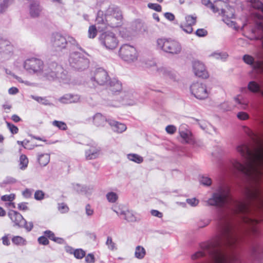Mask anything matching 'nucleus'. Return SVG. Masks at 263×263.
I'll list each match as a JSON object with an SVG mask.
<instances>
[{"label": "nucleus", "instance_id": "60", "mask_svg": "<svg viewBox=\"0 0 263 263\" xmlns=\"http://www.w3.org/2000/svg\"><path fill=\"white\" fill-rule=\"evenodd\" d=\"M237 117L241 120H245L249 119V116L246 112L240 111L237 113Z\"/></svg>", "mask_w": 263, "mask_h": 263}, {"label": "nucleus", "instance_id": "63", "mask_svg": "<svg viewBox=\"0 0 263 263\" xmlns=\"http://www.w3.org/2000/svg\"><path fill=\"white\" fill-rule=\"evenodd\" d=\"M166 132L170 134H173L176 131V127L173 125H167L165 128Z\"/></svg>", "mask_w": 263, "mask_h": 263}, {"label": "nucleus", "instance_id": "61", "mask_svg": "<svg viewBox=\"0 0 263 263\" xmlns=\"http://www.w3.org/2000/svg\"><path fill=\"white\" fill-rule=\"evenodd\" d=\"M44 235L48 239L53 241V239L55 238V236L53 232L50 230H46L44 232Z\"/></svg>", "mask_w": 263, "mask_h": 263}, {"label": "nucleus", "instance_id": "35", "mask_svg": "<svg viewBox=\"0 0 263 263\" xmlns=\"http://www.w3.org/2000/svg\"><path fill=\"white\" fill-rule=\"evenodd\" d=\"M28 163L27 157L25 155H21L20 157V165L21 170H25Z\"/></svg>", "mask_w": 263, "mask_h": 263}, {"label": "nucleus", "instance_id": "6", "mask_svg": "<svg viewBox=\"0 0 263 263\" xmlns=\"http://www.w3.org/2000/svg\"><path fill=\"white\" fill-rule=\"evenodd\" d=\"M106 21L108 26L111 28L121 26L123 18L122 12L120 8L115 5H110L105 12Z\"/></svg>", "mask_w": 263, "mask_h": 263}, {"label": "nucleus", "instance_id": "25", "mask_svg": "<svg viewBox=\"0 0 263 263\" xmlns=\"http://www.w3.org/2000/svg\"><path fill=\"white\" fill-rule=\"evenodd\" d=\"M120 215L124 216V219L128 222L139 221L140 219L135 216L133 212L129 210H121Z\"/></svg>", "mask_w": 263, "mask_h": 263}, {"label": "nucleus", "instance_id": "13", "mask_svg": "<svg viewBox=\"0 0 263 263\" xmlns=\"http://www.w3.org/2000/svg\"><path fill=\"white\" fill-rule=\"evenodd\" d=\"M43 62L37 58H32L26 60L24 64L25 69L30 73H38L43 70Z\"/></svg>", "mask_w": 263, "mask_h": 263}, {"label": "nucleus", "instance_id": "10", "mask_svg": "<svg viewBox=\"0 0 263 263\" xmlns=\"http://www.w3.org/2000/svg\"><path fill=\"white\" fill-rule=\"evenodd\" d=\"M108 78L107 71L102 68H98L95 70L94 76L90 79L88 84L91 88H95L96 84L104 85L109 82Z\"/></svg>", "mask_w": 263, "mask_h": 263}, {"label": "nucleus", "instance_id": "39", "mask_svg": "<svg viewBox=\"0 0 263 263\" xmlns=\"http://www.w3.org/2000/svg\"><path fill=\"white\" fill-rule=\"evenodd\" d=\"M31 98L36 101L37 102L45 105H50L49 101L46 99V97H38L35 96H31Z\"/></svg>", "mask_w": 263, "mask_h": 263}, {"label": "nucleus", "instance_id": "21", "mask_svg": "<svg viewBox=\"0 0 263 263\" xmlns=\"http://www.w3.org/2000/svg\"><path fill=\"white\" fill-rule=\"evenodd\" d=\"M42 10V7L37 2H32L30 5L29 12L32 17H37Z\"/></svg>", "mask_w": 263, "mask_h": 263}, {"label": "nucleus", "instance_id": "48", "mask_svg": "<svg viewBox=\"0 0 263 263\" xmlns=\"http://www.w3.org/2000/svg\"><path fill=\"white\" fill-rule=\"evenodd\" d=\"M6 123L7 127L11 133V134H16L18 132V128L16 125L7 121H6Z\"/></svg>", "mask_w": 263, "mask_h": 263}, {"label": "nucleus", "instance_id": "4", "mask_svg": "<svg viewBox=\"0 0 263 263\" xmlns=\"http://www.w3.org/2000/svg\"><path fill=\"white\" fill-rule=\"evenodd\" d=\"M228 193V191L224 186H219L206 201L207 205L214 206L221 212L226 205Z\"/></svg>", "mask_w": 263, "mask_h": 263}, {"label": "nucleus", "instance_id": "37", "mask_svg": "<svg viewBox=\"0 0 263 263\" xmlns=\"http://www.w3.org/2000/svg\"><path fill=\"white\" fill-rule=\"evenodd\" d=\"M199 181L201 184L204 186H209L212 184V179L206 176H202L199 178Z\"/></svg>", "mask_w": 263, "mask_h": 263}, {"label": "nucleus", "instance_id": "52", "mask_svg": "<svg viewBox=\"0 0 263 263\" xmlns=\"http://www.w3.org/2000/svg\"><path fill=\"white\" fill-rule=\"evenodd\" d=\"M15 194H10L9 195H5L1 197V200L3 201H12L15 199Z\"/></svg>", "mask_w": 263, "mask_h": 263}, {"label": "nucleus", "instance_id": "46", "mask_svg": "<svg viewBox=\"0 0 263 263\" xmlns=\"http://www.w3.org/2000/svg\"><path fill=\"white\" fill-rule=\"evenodd\" d=\"M97 34V30L95 25H91L88 29V37L93 39Z\"/></svg>", "mask_w": 263, "mask_h": 263}, {"label": "nucleus", "instance_id": "54", "mask_svg": "<svg viewBox=\"0 0 263 263\" xmlns=\"http://www.w3.org/2000/svg\"><path fill=\"white\" fill-rule=\"evenodd\" d=\"M180 26V28L187 33L190 34L193 32V27L191 25L187 24H181Z\"/></svg>", "mask_w": 263, "mask_h": 263}, {"label": "nucleus", "instance_id": "47", "mask_svg": "<svg viewBox=\"0 0 263 263\" xmlns=\"http://www.w3.org/2000/svg\"><path fill=\"white\" fill-rule=\"evenodd\" d=\"M22 225L23 226L21 227V228H25L27 232L31 231L33 228V222L32 221H30L28 223L25 219L23 221V222L22 224Z\"/></svg>", "mask_w": 263, "mask_h": 263}, {"label": "nucleus", "instance_id": "2", "mask_svg": "<svg viewBox=\"0 0 263 263\" xmlns=\"http://www.w3.org/2000/svg\"><path fill=\"white\" fill-rule=\"evenodd\" d=\"M51 42L53 47L57 51H62L63 49L71 50L77 48L86 53L76 39L71 36H64L58 32L53 33L52 34Z\"/></svg>", "mask_w": 263, "mask_h": 263}, {"label": "nucleus", "instance_id": "31", "mask_svg": "<svg viewBox=\"0 0 263 263\" xmlns=\"http://www.w3.org/2000/svg\"><path fill=\"white\" fill-rule=\"evenodd\" d=\"M127 158L133 162L140 164L143 161V158L136 154H129L127 155Z\"/></svg>", "mask_w": 263, "mask_h": 263}, {"label": "nucleus", "instance_id": "50", "mask_svg": "<svg viewBox=\"0 0 263 263\" xmlns=\"http://www.w3.org/2000/svg\"><path fill=\"white\" fill-rule=\"evenodd\" d=\"M185 20L187 23L186 24L193 26L196 23V16L193 15H187L185 16Z\"/></svg>", "mask_w": 263, "mask_h": 263}, {"label": "nucleus", "instance_id": "9", "mask_svg": "<svg viewBox=\"0 0 263 263\" xmlns=\"http://www.w3.org/2000/svg\"><path fill=\"white\" fill-rule=\"evenodd\" d=\"M99 41L101 45L107 49H114L118 44V40L115 34L109 31L102 32L99 35Z\"/></svg>", "mask_w": 263, "mask_h": 263}, {"label": "nucleus", "instance_id": "23", "mask_svg": "<svg viewBox=\"0 0 263 263\" xmlns=\"http://www.w3.org/2000/svg\"><path fill=\"white\" fill-rule=\"evenodd\" d=\"M242 60L246 64L251 66L254 69L258 68L260 65V61H256L254 58L250 54H245L242 57Z\"/></svg>", "mask_w": 263, "mask_h": 263}, {"label": "nucleus", "instance_id": "58", "mask_svg": "<svg viewBox=\"0 0 263 263\" xmlns=\"http://www.w3.org/2000/svg\"><path fill=\"white\" fill-rule=\"evenodd\" d=\"M195 34L198 37H204L208 34V31L203 29H198L196 32Z\"/></svg>", "mask_w": 263, "mask_h": 263}, {"label": "nucleus", "instance_id": "53", "mask_svg": "<svg viewBox=\"0 0 263 263\" xmlns=\"http://www.w3.org/2000/svg\"><path fill=\"white\" fill-rule=\"evenodd\" d=\"M58 210L61 213H65L68 212L69 208L65 203L58 204Z\"/></svg>", "mask_w": 263, "mask_h": 263}, {"label": "nucleus", "instance_id": "36", "mask_svg": "<svg viewBox=\"0 0 263 263\" xmlns=\"http://www.w3.org/2000/svg\"><path fill=\"white\" fill-rule=\"evenodd\" d=\"M201 3L205 6L210 8L214 13H217L219 11V9L217 8L210 0H201Z\"/></svg>", "mask_w": 263, "mask_h": 263}, {"label": "nucleus", "instance_id": "22", "mask_svg": "<svg viewBox=\"0 0 263 263\" xmlns=\"http://www.w3.org/2000/svg\"><path fill=\"white\" fill-rule=\"evenodd\" d=\"M108 124L112 127V129L116 133H122L126 129L125 124L117 122L112 119L108 120Z\"/></svg>", "mask_w": 263, "mask_h": 263}, {"label": "nucleus", "instance_id": "45", "mask_svg": "<svg viewBox=\"0 0 263 263\" xmlns=\"http://www.w3.org/2000/svg\"><path fill=\"white\" fill-rule=\"evenodd\" d=\"M211 56L217 60H225L228 57L226 53L214 52L211 54Z\"/></svg>", "mask_w": 263, "mask_h": 263}, {"label": "nucleus", "instance_id": "41", "mask_svg": "<svg viewBox=\"0 0 263 263\" xmlns=\"http://www.w3.org/2000/svg\"><path fill=\"white\" fill-rule=\"evenodd\" d=\"M52 125L57 127L59 129L63 130H65L67 128L66 124L63 121L54 120L52 122Z\"/></svg>", "mask_w": 263, "mask_h": 263}, {"label": "nucleus", "instance_id": "3", "mask_svg": "<svg viewBox=\"0 0 263 263\" xmlns=\"http://www.w3.org/2000/svg\"><path fill=\"white\" fill-rule=\"evenodd\" d=\"M42 75L46 80L50 81H58L64 83L69 80L68 72L55 62L48 63L46 68L42 70Z\"/></svg>", "mask_w": 263, "mask_h": 263}, {"label": "nucleus", "instance_id": "40", "mask_svg": "<svg viewBox=\"0 0 263 263\" xmlns=\"http://www.w3.org/2000/svg\"><path fill=\"white\" fill-rule=\"evenodd\" d=\"M12 2L13 0H3L0 4V12L2 13L5 12Z\"/></svg>", "mask_w": 263, "mask_h": 263}, {"label": "nucleus", "instance_id": "32", "mask_svg": "<svg viewBox=\"0 0 263 263\" xmlns=\"http://www.w3.org/2000/svg\"><path fill=\"white\" fill-rule=\"evenodd\" d=\"M179 134L180 137L184 140L186 143H189L192 141V135L189 131H183L179 130Z\"/></svg>", "mask_w": 263, "mask_h": 263}, {"label": "nucleus", "instance_id": "27", "mask_svg": "<svg viewBox=\"0 0 263 263\" xmlns=\"http://www.w3.org/2000/svg\"><path fill=\"white\" fill-rule=\"evenodd\" d=\"M72 185L73 189L77 193L80 194H87L90 190L89 187L79 183L72 184Z\"/></svg>", "mask_w": 263, "mask_h": 263}, {"label": "nucleus", "instance_id": "14", "mask_svg": "<svg viewBox=\"0 0 263 263\" xmlns=\"http://www.w3.org/2000/svg\"><path fill=\"white\" fill-rule=\"evenodd\" d=\"M137 93L133 90L127 91H123L121 92L120 98L118 100L124 105H133L136 103L137 100Z\"/></svg>", "mask_w": 263, "mask_h": 263}, {"label": "nucleus", "instance_id": "34", "mask_svg": "<svg viewBox=\"0 0 263 263\" xmlns=\"http://www.w3.org/2000/svg\"><path fill=\"white\" fill-rule=\"evenodd\" d=\"M12 242L17 246H22L26 245V240L22 237L20 236H15L12 238Z\"/></svg>", "mask_w": 263, "mask_h": 263}, {"label": "nucleus", "instance_id": "8", "mask_svg": "<svg viewBox=\"0 0 263 263\" xmlns=\"http://www.w3.org/2000/svg\"><path fill=\"white\" fill-rule=\"evenodd\" d=\"M69 62L70 66L78 71H82L89 66V60L82 53L74 51L70 54Z\"/></svg>", "mask_w": 263, "mask_h": 263}, {"label": "nucleus", "instance_id": "62", "mask_svg": "<svg viewBox=\"0 0 263 263\" xmlns=\"http://www.w3.org/2000/svg\"><path fill=\"white\" fill-rule=\"evenodd\" d=\"M33 189H26L22 193V195L26 198H29L31 197Z\"/></svg>", "mask_w": 263, "mask_h": 263}, {"label": "nucleus", "instance_id": "24", "mask_svg": "<svg viewBox=\"0 0 263 263\" xmlns=\"http://www.w3.org/2000/svg\"><path fill=\"white\" fill-rule=\"evenodd\" d=\"M109 119L111 118H107L100 113H97L93 116V122L97 126H104L106 123H108Z\"/></svg>", "mask_w": 263, "mask_h": 263}, {"label": "nucleus", "instance_id": "19", "mask_svg": "<svg viewBox=\"0 0 263 263\" xmlns=\"http://www.w3.org/2000/svg\"><path fill=\"white\" fill-rule=\"evenodd\" d=\"M80 97L78 95L71 93L65 94L61 97L59 101L63 104H70L77 103L80 101Z\"/></svg>", "mask_w": 263, "mask_h": 263}, {"label": "nucleus", "instance_id": "12", "mask_svg": "<svg viewBox=\"0 0 263 263\" xmlns=\"http://www.w3.org/2000/svg\"><path fill=\"white\" fill-rule=\"evenodd\" d=\"M119 53L121 58L127 62L134 61L138 57L136 48L127 44H124L120 47Z\"/></svg>", "mask_w": 263, "mask_h": 263}, {"label": "nucleus", "instance_id": "42", "mask_svg": "<svg viewBox=\"0 0 263 263\" xmlns=\"http://www.w3.org/2000/svg\"><path fill=\"white\" fill-rule=\"evenodd\" d=\"M5 47L8 48L6 51H8V49L9 50L11 48V43L9 41L2 38V40H0V52H2L3 49Z\"/></svg>", "mask_w": 263, "mask_h": 263}, {"label": "nucleus", "instance_id": "64", "mask_svg": "<svg viewBox=\"0 0 263 263\" xmlns=\"http://www.w3.org/2000/svg\"><path fill=\"white\" fill-rule=\"evenodd\" d=\"M85 260L87 263H93L95 261V258L92 254L89 253L85 257Z\"/></svg>", "mask_w": 263, "mask_h": 263}, {"label": "nucleus", "instance_id": "29", "mask_svg": "<svg viewBox=\"0 0 263 263\" xmlns=\"http://www.w3.org/2000/svg\"><path fill=\"white\" fill-rule=\"evenodd\" d=\"M37 161L41 166H45L49 162L50 156L48 154L38 155Z\"/></svg>", "mask_w": 263, "mask_h": 263}, {"label": "nucleus", "instance_id": "43", "mask_svg": "<svg viewBox=\"0 0 263 263\" xmlns=\"http://www.w3.org/2000/svg\"><path fill=\"white\" fill-rule=\"evenodd\" d=\"M74 257L77 259H82L85 255V252L82 249H77L73 252Z\"/></svg>", "mask_w": 263, "mask_h": 263}, {"label": "nucleus", "instance_id": "16", "mask_svg": "<svg viewBox=\"0 0 263 263\" xmlns=\"http://www.w3.org/2000/svg\"><path fill=\"white\" fill-rule=\"evenodd\" d=\"M193 71L196 76L202 79L209 77V74L204 65L199 61H195L192 64Z\"/></svg>", "mask_w": 263, "mask_h": 263}, {"label": "nucleus", "instance_id": "11", "mask_svg": "<svg viewBox=\"0 0 263 263\" xmlns=\"http://www.w3.org/2000/svg\"><path fill=\"white\" fill-rule=\"evenodd\" d=\"M190 91L192 94L199 100L205 99L209 96L206 85L202 81L193 83L190 86Z\"/></svg>", "mask_w": 263, "mask_h": 263}, {"label": "nucleus", "instance_id": "57", "mask_svg": "<svg viewBox=\"0 0 263 263\" xmlns=\"http://www.w3.org/2000/svg\"><path fill=\"white\" fill-rule=\"evenodd\" d=\"M37 241L39 244L44 246H46L49 243L48 238L45 235L39 237Z\"/></svg>", "mask_w": 263, "mask_h": 263}, {"label": "nucleus", "instance_id": "30", "mask_svg": "<svg viewBox=\"0 0 263 263\" xmlns=\"http://www.w3.org/2000/svg\"><path fill=\"white\" fill-rule=\"evenodd\" d=\"M146 254L145 249L140 246H138L136 248L135 256L136 258L141 259H143Z\"/></svg>", "mask_w": 263, "mask_h": 263}, {"label": "nucleus", "instance_id": "49", "mask_svg": "<svg viewBox=\"0 0 263 263\" xmlns=\"http://www.w3.org/2000/svg\"><path fill=\"white\" fill-rule=\"evenodd\" d=\"M45 195V194L43 191L42 190H37L34 193V198L35 200L40 201L44 199Z\"/></svg>", "mask_w": 263, "mask_h": 263}, {"label": "nucleus", "instance_id": "51", "mask_svg": "<svg viewBox=\"0 0 263 263\" xmlns=\"http://www.w3.org/2000/svg\"><path fill=\"white\" fill-rule=\"evenodd\" d=\"M147 7L151 9L154 10L157 12H161L162 10V7L161 5L155 3H148Z\"/></svg>", "mask_w": 263, "mask_h": 263}, {"label": "nucleus", "instance_id": "56", "mask_svg": "<svg viewBox=\"0 0 263 263\" xmlns=\"http://www.w3.org/2000/svg\"><path fill=\"white\" fill-rule=\"evenodd\" d=\"M186 202L192 206H196L199 203V200L196 198H188L186 199Z\"/></svg>", "mask_w": 263, "mask_h": 263}, {"label": "nucleus", "instance_id": "38", "mask_svg": "<svg viewBox=\"0 0 263 263\" xmlns=\"http://www.w3.org/2000/svg\"><path fill=\"white\" fill-rule=\"evenodd\" d=\"M107 200L110 203H115L118 198V195L113 192L108 193L106 195Z\"/></svg>", "mask_w": 263, "mask_h": 263}, {"label": "nucleus", "instance_id": "1", "mask_svg": "<svg viewBox=\"0 0 263 263\" xmlns=\"http://www.w3.org/2000/svg\"><path fill=\"white\" fill-rule=\"evenodd\" d=\"M248 139L236 147L242 162L233 159L230 169L244 184V194L249 200L259 202L263 195V119H259L254 130L244 126Z\"/></svg>", "mask_w": 263, "mask_h": 263}, {"label": "nucleus", "instance_id": "20", "mask_svg": "<svg viewBox=\"0 0 263 263\" xmlns=\"http://www.w3.org/2000/svg\"><path fill=\"white\" fill-rule=\"evenodd\" d=\"M247 89L253 93H258V95L263 98V90L260 89V84L255 81H251L249 82Z\"/></svg>", "mask_w": 263, "mask_h": 263}, {"label": "nucleus", "instance_id": "28", "mask_svg": "<svg viewBox=\"0 0 263 263\" xmlns=\"http://www.w3.org/2000/svg\"><path fill=\"white\" fill-rule=\"evenodd\" d=\"M96 22L97 24L103 25L104 26L102 27V28H105L108 25L106 21V15L105 14V16H104L103 12L101 10H99L97 13Z\"/></svg>", "mask_w": 263, "mask_h": 263}, {"label": "nucleus", "instance_id": "59", "mask_svg": "<svg viewBox=\"0 0 263 263\" xmlns=\"http://www.w3.org/2000/svg\"><path fill=\"white\" fill-rule=\"evenodd\" d=\"M28 203L26 202H22L17 204V209L20 211H26L29 210V207L27 206Z\"/></svg>", "mask_w": 263, "mask_h": 263}, {"label": "nucleus", "instance_id": "5", "mask_svg": "<svg viewBox=\"0 0 263 263\" xmlns=\"http://www.w3.org/2000/svg\"><path fill=\"white\" fill-rule=\"evenodd\" d=\"M232 210L238 215L241 223L251 224L257 221L250 216L252 214L251 209L241 200H235Z\"/></svg>", "mask_w": 263, "mask_h": 263}, {"label": "nucleus", "instance_id": "55", "mask_svg": "<svg viewBox=\"0 0 263 263\" xmlns=\"http://www.w3.org/2000/svg\"><path fill=\"white\" fill-rule=\"evenodd\" d=\"M210 222L211 220L209 219H201L198 222L197 226L199 228H202L209 225Z\"/></svg>", "mask_w": 263, "mask_h": 263}, {"label": "nucleus", "instance_id": "33", "mask_svg": "<svg viewBox=\"0 0 263 263\" xmlns=\"http://www.w3.org/2000/svg\"><path fill=\"white\" fill-rule=\"evenodd\" d=\"M16 182V180L12 177H7L1 183L0 187L4 188L7 184H13Z\"/></svg>", "mask_w": 263, "mask_h": 263}, {"label": "nucleus", "instance_id": "18", "mask_svg": "<svg viewBox=\"0 0 263 263\" xmlns=\"http://www.w3.org/2000/svg\"><path fill=\"white\" fill-rule=\"evenodd\" d=\"M108 89L114 95H121V92H123L122 85L120 81L116 78L110 79L108 82Z\"/></svg>", "mask_w": 263, "mask_h": 263}, {"label": "nucleus", "instance_id": "26", "mask_svg": "<svg viewBox=\"0 0 263 263\" xmlns=\"http://www.w3.org/2000/svg\"><path fill=\"white\" fill-rule=\"evenodd\" d=\"M100 149L96 147H91L85 152L86 159L88 160L94 159L99 155Z\"/></svg>", "mask_w": 263, "mask_h": 263}, {"label": "nucleus", "instance_id": "7", "mask_svg": "<svg viewBox=\"0 0 263 263\" xmlns=\"http://www.w3.org/2000/svg\"><path fill=\"white\" fill-rule=\"evenodd\" d=\"M157 48L172 54H179L182 49L181 45L178 41L166 38L157 39Z\"/></svg>", "mask_w": 263, "mask_h": 263}, {"label": "nucleus", "instance_id": "44", "mask_svg": "<svg viewBox=\"0 0 263 263\" xmlns=\"http://www.w3.org/2000/svg\"><path fill=\"white\" fill-rule=\"evenodd\" d=\"M254 8L263 12V3L259 0H251Z\"/></svg>", "mask_w": 263, "mask_h": 263}, {"label": "nucleus", "instance_id": "15", "mask_svg": "<svg viewBox=\"0 0 263 263\" xmlns=\"http://www.w3.org/2000/svg\"><path fill=\"white\" fill-rule=\"evenodd\" d=\"M152 68L154 70H156L157 73L159 76L164 77L166 79H170L173 81L177 80V73L173 70L164 67L158 68L156 64L154 65Z\"/></svg>", "mask_w": 263, "mask_h": 263}, {"label": "nucleus", "instance_id": "17", "mask_svg": "<svg viewBox=\"0 0 263 263\" xmlns=\"http://www.w3.org/2000/svg\"><path fill=\"white\" fill-rule=\"evenodd\" d=\"M8 216L14 223V227L21 228V227L23 226L22 224L25 219L19 212L13 210H10L8 213Z\"/></svg>", "mask_w": 263, "mask_h": 263}]
</instances>
